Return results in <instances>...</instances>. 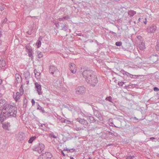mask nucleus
Segmentation results:
<instances>
[{
    "instance_id": "f257e3e1",
    "label": "nucleus",
    "mask_w": 159,
    "mask_h": 159,
    "mask_svg": "<svg viewBox=\"0 0 159 159\" xmlns=\"http://www.w3.org/2000/svg\"><path fill=\"white\" fill-rule=\"evenodd\" d=\"M17 113V108L9 104H6L2 110V113L7 116L15 117Z\"/></svg>"
},
{
    "instance_id": "f03ea898",
    "label": "nucleus",
    "mask_w": 159,
    "mask_h": 159,
    "mask_svg": "<svg viewBox=\"0 0 159 159\" xmlns=\"http://www.w3.org/2000/svg\"><path fill=\"white\" fill-rule=\"evenodd\" d=\"M86 81L90 86L94 87L97 85L98 80L97 76L95 75L90 78L87 79Z\"/></svg>"
},
{
    "instance_id": "7ed1b4c3",
    "label": "nucleus",
    "mask_w": 159,
    "mask_h": 159,
    "mask_svg": "<svg viewBox=\"0 0 159 159\" xmlns=\"http://www.w3.org/2000/svg\"><path fill=\"white\" fill-rule=\"evenodd\" d=\"M82 75L85 79V81L96 75V73L92 70H84L82 74Z\"/></svg>"
},
{
    "instance_id": "20e7f679",
    "label": "nucleus",
    "mask_w": 159,
    "mask_h": 159,
    "mask_svg": "<svg viewBox=\"0 0 159 159\" xmlns=\"http://www.w3.org/2000/svg\"><path fill=\"white\" fill-rule=\"evenodd\" d=\"M159 59L158 56L157 54L152 55L148 58V61L150 64H153L156 62Z\"/></svg>"
},
{
    "instance_id": "39448f33",
    "label": "nucleus",
    "mask_w": 159,
    "mask_h": 159,
    "mask_svg": "<svg viewBox=\"0 0 159 159\" xmlns=\"http://www.w3.org/2000/svg\"><path fill=\"white\" fill-rule=\"evenodd\" d=\"M76 93L78 94H82L86 91V89L84 86H80L75 89Z\"/></svg>"
},
{
    "instance_id": "423d86ee",
    "label": "nucleus",
    "mask_w": 159,
    "mask_h": 159,
    "mask_svg": "<svg viewBox=\"0 0 159 159\" xmlns=\"http://www.w3.org/2000/svg\"><path fill=\"white\" fill-rule=\"evenodd\" d=\"M45 146L42 143H40L37 147L35 148L33 150L37 151L39 153H41L44 149Z\"/></svg>"
},
{
    "instance_id": "0eeeda50",
    "label": "nucleus",
    "mask_w": 159,
    "mask_h": 159,
    "mask_svg": "<svg viewBox=\"0 0 159 159\" xmlns=\"http://www.w3.org/2000/svg\"><path fill=\"white\" fill-rule=\"evenodd\" d=\"M49 72L53 76H55L59 71L56 66H52L49 67Z\"/></svg>"
},
{
    "instance_id": "6e6552de",
    "label": "nucleus",
    "mask_w": 159,
    "mask_h": 159,
    "mask_svg": "<svg viewBox=\"0 0 159 159\" xmlns=\"http://www.w3.org/2000/svg\"><path fill=\"white\" fill-rule=\"evenodd\" d=\"M157 27L155 25L153 24L148 27L146 31L148 33H154L156 30Z\"/></svg>"
},
{
    "instance_id": "1a4fd4ad",
    "label": "nucleus",
    "mask_w": 159,
    "mask_h": 159,
    "mask_svg": "<svg viewBox=\"0 0 159 159\" xmlns=\"http://www.w3.org/2000/svg\"><path fill=\"white\" fill-rule=\"evenodd\" d=\"M23 94V91H20V92H17L16 93H14L13 97L16 102L19 101L20 96Z\"/></svg>"
},
{
    "instance_id": "9d476101",
    "label": "nucleus",
    "mask_w": 159,
    "mask_h": 159,
    "mask_svg": "<svg viewBox=\"0 0 159 159\" xmlns=\"http://www.w3.org/2000/svg\"><path fill=\"white\" fill-rule=\"evenodd\" d=\"M16 138L19 142L22 143L25 139V134L22 132H20Z\"/></svg>"
},
{
    "instance_id": "9b49d317",
    "label": "nucleus",
    "mask_w": 159,
    "mask_h": 159,
    "mask_svg": "<svg viewBox=\"0 0 159 159\" xmlns=\"http://www.w3.org/2000/svg\"><path fill=\"white\" fill-rule=\"evenodd\" d=\"M69 70L73 74L75 73L76 71V66L75 64L70 63L69 64Z\"/></svg>"
},
{
    "instance_id": "f8f14e48",
    "label": "nucleus",
    "mask_w": 159,
    "mask_h": 159,
    "mask_svg": "<svg viewBox=\"0 0 159 159\" xmlns=\"http://www.w3.org/2000/svg\"><path fill=\"white\" fill-rule=\"evenodd\" d=\"M76 120L81 124L84 125V126H86L85 127H86L88 126V121L84 119L80 118H78L76 119Z\"/></svg>"
},
{
    "instance_id": "ddd939ff",
    "label": "nucleus",
    "mask_w": 159,
    "mask_h": 159,
    "mask_svg": "<svg viewBox=\"0 0 159 159\" xmlns=\"http://www.w3.org/2000/svg\"><path fill=\"white\" fill-rule=\"evenodd\" d=\"M35 85L38 94L39 95L42 94V92L41 91V85L37 82L35 83Z\"/></svg>"
},
{
    "instance_id": "4468645a",
    "label": "nucleus",
    "mask_w": 159,
    "mask_h": 159,
    "mask_svg": "<svg viewBox=\"0 0 159 159\" xmlns=\"http://www.w3.org/2000/svg\"><path fill=\"white\" fill-rule=\"evenodd\" d=\"M6 62L3 60H0V69H5L6 68Z\"/></svg>"
},
{
    "instance_id": "2eb2a0df",
    "label": "nucleus",
    "mask_w": 159,
    "mask_h": 159,
    "mask_svg": "<svg viewBox=\"0 0 159 159\" xmlns=\"http://www.w3.org/2000/svg\"><path fill=\"white\" fill-rule=\"evenodd\" d=\"M15 83H20L22 81V78L20 75L18 74H16L15 75Z\"/></svg>"
},
{
    "instance_id": "dca6fc26",
    "label": "nucleus",
    "mask_w": 159,
    "mask_h": 159,
    "mask_svg": "<svg viewBox=\"0 0 159 159\" xmlns=\"http://www.w3.org/2000/svg\"><path fill=\"white\" fill-rule=\"evenodd\" d=\"M10 123L9 122H5L2 125L3 128L6 130H9V128L10 126Z\"/></svg>"
},
{
    "instance_id": "f3484780",
    "label": "nucleus",
    "mask_w": 159,
    "mask_h": 159,
    "mask_svg": "<svg viewBox=\"0 0 159 159\" xmlns=\"http://www.w3.org/2000/svg\"><path fill=\"white\" fill-rule=\"evenodd\" d=\"M6 104V101L5 100L3 99L0 100V111L2 110Z\"/></svg>"
},
{
    "instance_id": "a211bd4d",
    "label": "nucleus",
    "mask_w": 159,
    "mask_h": 159,
    "mask_svg": "<svg viewBox=\"0 0 159 159\" xmlns=\"http://www.w3.org/2000/svg\"><path fill=\"white\" fill-rule=\"evenodd\" d=\"M44 157L46 159H51L52 157V155L51 153L48 152H46L45 153H43Z\"/></svg>"
},
{
    "instance_id": "6ab92c4d",
    "label": "nucleus",
    "mask_w": 159,
    "mask_h": 159,
    "mask_svg": "<svg viewBox=\"0 0 159 159\" xmlns=\"http://www.w3.org/2000/svg\"><path fill=\"white\" fill-rule=\"evenodd\" d=\"M59 25H60V26L61 28V29H60L61 30H63L65 31H66L68 29V26L66 25V24H63L62 23H60Z\"/></svg>"
},
{
    "instance_id": "aec40b11",
    "label": "nucleus",
    "mask_w": 159,
    "mask_h": 159,
    "mask_svg": "<svg viewBox=\"0 0 159 159\" xmlns=\"http://www.w3.org/2000/svg\"><path fill=\"white\" fill-rule=\"evenodd\" d=\"M43 37L42 36H40L39 37L38 39V40L36 43V45L37 46V48H39L41 45V41L42 40Z\"/></svg>"
},
{
    "instance_id": "412c9836",
    "label": "nucleus",
    "mask_w": 159,
    "mask_h": 159,
    "mask_svg": "<svg viewBox=\"0 0 159 159\" xmlns=\"http://www.w3.org/2000/svg\"><path fill=\"white\" fill-rule=\"evenodd\" d=\"M140 43H139L138 44H139L138 47L140 50H143L145 48V44L144 43H143L142 41Z\"/></svg>"
},
{
    "instance_id": "4be33fe9",
    "label": "nucleus",
    "mask_w": 159,
    "mask_h": 159,
    "mask_svg": "<svg viewBox=\"0 0 159 159\" xmlns=\"http://www.w3.org/2000/svg\"><path fill=\"white\" fill-rule=\"evenodd\" d=\"M49 137L51 138H53L54 139H56L57 138L58 136V134L57 133H55V134L54 133L52 132L49 134Z\"/></svg>"
},
{
    "instance_id": "5701e85b",
    "label": "nucleus",
    "mask_w": 159,
    "mask_h": 159,
    "mask_svg": "<svg viewBox=\"0 0 159 159\" xmlns=\"http://www.w3.org/2000/svg\"><path fill=\"white\" fill-rule=\"evenodd\" d=\"M87 119L88 120H90V123H94L95 121V119L92 116H87Z\"/></svg>"
},
{
    "instance_id": "b1692460",
    "label": "nucleus",
    "mask_w": 159,
    "mask_h": 159,
    "mask_svg": "<svg viewBox=\"0 0 159 159\" xmlns=\"http://www.w3.org/2000/svg\"><path fill=\"white\" fill-rule=\"evenodd\" d=\"M2 113L1 114H0V123L2 122L6 117H8L7 116L5 115H2Z\"/></svg>"
},
{
    "instance_id": "393cba45",
    "label": "nucleus",
    "mask_w": 159,
    "mask_h": 159,
    "mask_svg": "<svg viewBox=\"0 0 159 159\" xmlns=\"http://www.w3.org/2000/svg\"><path fill=\"white\" fill-rule=\"evenodd\" d=\"M136 13L135 11L133 10H130L129 11L128 14L130 17H132Z\"/></svg>"
},
{
    "instance_id": "a878e982",
    "label": "nucleus",
    "mask_w": 159,
    "mask_h": 159,
    "mask_svg": "<svg viewBox=\"0 0 159 159\" xmlns=\"http://www.w3.org/2000/svg\"><path fill=\"white\" fill-rule=\"evenodd\" d=\"M34 72L35 75V77L37 79L39 78L40 73L38 72L36 69H35L34 70Z\"/></svg>"
},
{
    "instance_id": "bb28decb",
    "label": "nucleus",
    "mask_w": 159,
    "mask_h": 159,
    "mask_svg": "<svg viewBox=\"0 0 159 159\" xmlns=\"http://www.w3.org/2000/svg\"><path fill=\"white\" fill-rule=\"evenodd\" d=\"M38 137L37 136H32L31 137L29 140L28 141V142L30 143H31L36 138Z\"/></svg>"
},
{
    "instance_id": "cd10ccee",
    "label": "nucleus",
    "mask_w": 159,
    "mask_h": 159,
    "mask_svg": "<svg viewBox=\"0 0 159 159\" xmlns=\"http://www.w3.org/2000/svg\"><path fill=\"white\" fill-rule=\"evenodd\" d=\"M142 37L141 36H137V38L136 39V41L137 42V43H140L142 41Z\"/></svg>"
},
{
    "instance_id": "c85d7f7f",
    "label": "nucleus",
    "mask_w": 159,
    "mask_h": 159,
    "mask_svg": "<svg viewBox=\"0 0 159 159\" xmlns=\"http://www.w3.org/2000/svg\"><path fill=\"white\" fill-rule=\"evenodd\" d=\"M120 72L123 75H126L127 76H129V75H130V74L128 72L125 71L123 69H122L120 71Z\"/></svg>"
},
{
    "instance_id": "c756f323",
    "label": "nucleus",
    "mask_w": 159,
    "mask_h": 159,
    "mask_svg": "<svg viewBox=\"0 0 159 159\" xmlns=\"http://www.w3.org/2000/svg\"><path fill=\"white\" fill-rule=\"evenodd\" d=\"M94 115L97 117L99 115L100 116L101 114L100 112L98 110H95L94 111Z\"/></svg>"
},
{
    "instance_id": "7c9ffc66",
    "label": "nucleus",
    "mask_w": 159,
    "mask_h": 159,
    "mask_svg": "<svg viewBox=\"0 0 159 159\" xmlns=\"http://www.w3.org/2000/svg\"><path fill=\"white\" fill-rule=\"evenodd\" d=\"M26 49L27 50V52H32V49L30 46H26Z\"/></svg>"
},
{
    "instance_id": "2f4dec72",
    "label": "nucleus",
    "mask_w": 159,
    "mask_h": 159,
    "mask_svg": "<svg viewBox=\"0 0 159 159\" xmlns=\"http://www.w3.org/2000/svg\"><path fill=\"white\" fill-rule=\"evenodd\" d=\"M37 109L38 110H39L40 112H42V113H44L45 112V110L43 109V108H42L41 106H40L39 105L37 108Z\"/></svg>"
},
{
    "instance_id": "473e14b6",
    "label": "nucleus",
    "mask_w": 159,
    "mask_h": 159,
    "mask_svg": "<svg viewBox=\"0 0 159 159\" xmlns=\"http://www.w3.org/2000/svg\"><path fill=\"white\" fill-rule=\"evenodd\" d=\"M37 54H38V57L39 58H40L41 57H42L43 56V55L41 52H40L39 51H37Z\"/></svg>"
},
{
    "instance_id": "72a5a7b5",
    "label": "nucleus",
    "mask_w": 159,
    "mask_h": 159,
    "mask_svg": "<svg viewBox=\"0 0 159 159\" xmlns=\"http://www.w3.org/2000/svg\"><path fill=\"white\" fill-rule=\"evenodd\" d=\"M122 44V43L121 42H117L116 43V45L117 46H120Z\"/></svg>"
},
{
    "instance_id": "f704fd0d",
    "label": "nucleus",
    "mask_w": 159,
    "mask_h": 159,
    "mask_svg": "<svg viewBox=\"0 0 159 159\" xmlns=\"http://www.w3.org/2000/svg\"><path fill=\"white\" fill-rule=\"evenodd\" d=\"M94 123H95L96 124L98 125H101V124H102V122L99 121V120H95V121Z\"/></svg>"
},
{
    "instance_id": "c9c22d12",
    "label": "nucleus",
    "mask_w": 159,
    "mask_h": 159,
    "mask_svg": "<svg viewBox=\"0 0 159 159\" xmlns=\"http://www.w3.org/2000/svg\"><path fill=\"white\" fill-rule=\"evenodd\" d=\"M97 118H98V119L101 121L103 120V118L102 117V115L101 114L100 116H98L97 117Z\"/></svg>"
},
{
    "instance_id": "e433bc0d",
    "label": "nucleus",
    "mask_w": 159,
    "mask_h": 159,
    "mask_svg": "<svg viewBox=\"0 0 159 159\" xmlns=\"http://www.w3.org/2000/svg\"><path fill=\"white\" fill-rule=\"evenodd\" d=\"M106 100L108 101L109 102H111L112 98L111 96H109L108 97L106 98Z\"/></svg>"
},
{
    "instance_id": "4c0bfd02",
    "label": "nucleus",
    "mask_w": 159,
    "mask_h": 159,
    "mask_svg": "<svg viewBox=\"0 0 159 159\" xmlns=\"http://www.w3.org/2000/svg\"><path fill=\"white\" fill-rule=\"evenodd\" d=\"M134 157V156H129L127 157L126 159H133Z\"/></svg>"
},
{
    "instance_id": "58836bf2",
    "label": "nucleus",
    "mask_w": 159,
    "mask_h": 159,
    "mask_svg": "<svg viewBox=\"0 0 159 159\" xmlns=\"http://www.w3.org/2000/svg\"><path fill=\"white\" fill-rule=\"evenodd\" d=\"M43 155V154H41L39 157L38 159H46L45 157H44Z\"/></svg>"
},
{
    "instance_id": "ea45409f",
    "label": "nucleus",
    "mask_w": 159,
    "mask_h": 159,
    "mask_svg": "<svg viewBox=\"0 0 159 159\" xmlns=\"http://www.w3.org/2000/svg\"><path fill=\"white\" fill-rule=\"evenodd\" d=\"M28 54L29 56L30 57H31V58L32 57H33V54L32 53V52H28Z\"/></svg>"
},
{
    "instance_id": "a19ab883",
    "label": "nucleus",
    "mask_w": 159,
    "mask_h": 159,
    "mask_svg": "<svg viewBox=\"0 0 159 159\" xmlns=\"http://www.w3.org/2000/svg\"><path fill=\"white\" fill-rule=\"evenodd\" d=\"M74 130L76 131L80 130L81 129V128L80 127H76L74 128Z\"/></svg>"
},
{
    "instance_id": "79ce46f5",
    "label": "nucleus",
    "mask_w": 159,
    "mask_h": 159,
    "mask_svg": "<svg viewBox=\"0 0 159 159\" xmlns=\"http://www.w3.org/2000/svg\"><path fill=\"white\" fill-rule=\"evenodd\" d=\"M156 49L157 51H159V43L157 42V45L156 46Z\"/></svg>"
},
{
    "instance_id": "37998d69",
    "label": "nucleus",
    "mask_w": 159,
    "mask_h": 159,
    "mask_svg": "<svg viewBox=\"0 0 159 159\" xmlns=\"http://www.w3.org/2000/svg\"><path fill=\"white\" fill-rule=\"evenodd\" d=\"M27 102V101L26 99H24V105L23 106L24 107L25 106V107H26V105H25V104Z\"/></svg>"
},
{
    "instance_id": "c03bdc74",
    "label": "nucleus",
    "mask_w": 159,
    "mask_h": 159,
    "mask_svg": "<svg viewBox=\"0 0 159 159\" xmlns=\"http://www.w3.org/2000/svg\"><path fill=\"white\" fill-rule=\"evenodd\" d=\"M109 135H113V136H116V134H113V133H112L111 132H110V131H109Z\"/></svg>"
},
{
    "instance_id": "a18cd8bd",
    "label": "nucleus",
    "mask_w": 159,
    "mask_h": 159,
    "mask_svg": "<svg viewBox=\"0 0 159 159\" xmlns=\"http://www.w3.org/2000/svg\"><path fill=\"white\" fill-rule=\"evenodd\" d=\"M153 90L154 91H159V89L157 87H154L153 89Z\"/></svg>"
},
{
    "instance_id": "49530a36",
    "label": "nucleus",
    "mask_w": 159,
    "mask_h": 159,
    "mask_svg": "<svg viewBox=\"0 0 159 159\" xmlns=\"http://www.w3.org/2000/svg\"><path fill=\"white\" fill-rule=\"evenodd\" d=\"M7 20V19L5 18L2 21V24L6 23Z\"/></svg>"
},
{
    "instance_id": "de8ad7c7",
    "label": "nucleus",
    "mask_w": 159,
    "mask_h": 159,
    "mask_svg": "<svg viewBox=\"0 0 159 159\" xmlns=\"http://www.w3.org/2000/svg\"><path fill=\"white\" fill-rule=\"evenodd\" d=\"M64 17V19H66L67 20L68 19H69L70 18L69 16H63Z\"/></svg>"
},
{
    "instance_id": "09e8293b",
    "label": "nucleus",
    "mask_w": 159,
    "mask_h": 159,
    "mask_svg": "<svg viewBox=\"0 0 159 159\" xmlns=\"http://www.w3.org/2000/svg\"><path fill=\"white\" fill-rule=\"evenodd\" d=\"M75 151V149L74 148H72L71 149H70L68 150L69 152H72L73 151Z\"/></svg>"
},
{
    "instance_id": "8fccbe9b",
    "label": "nucleus",
    "mask_w": 159,
    "mask_h": 159,
    "mask_svg": "<svg viewBox=\"0 0 159 159\" xmlns=\"http://www.w3.org/2000/svg\"><path fill=\"white\" fill-rule=\"evenodd\" d=\"M31 102H32V106H34V105L35 103V101L34 100V99H32V100H31Z\"/></svg>"
},
{
    "instance_id": "3c124183",
    "label": "nucleus",
    "mask_w": 159,
    "mask_h": 159,
    "mask_svg": "<svg viewBox=\"0 0 159 159\" xmlns=\"http://www.w3.org/2000/svg\"><path fill=\"white\" fill-rule=\"evenodd\" d=\"M65 19H64V17H62V18H59V20L60 21H62V20H64Z\"/></svg>"
},
{
    "instance_id": "603ef678",
    "label": "nucleus",
    "mask_w": 159,
    "mask_h": 159,
    "mask_svg": "<svg viewBox=\"0 0 159 159\" xmlns=\"http://www.w3.org/2000/svg\"><path fill=\"white\" fill-rule=\"evenodd\" d=\"M22 85H21L20 88L19 89V91H20L19 92H20V91H23L24 92L23 89H22Z\"/></svg>"
},
{
    "instance_id": "864d4df0",
    "label": "nucleus",
    "mask_w": 159,
    "mask_h": 159,
    "mask_svg": "<svg viewBox=\"0 0 159 159\" xmlns=\"http://www.w3.org/2000/svg\"><path fill=\"white\" fill-rule=\"evenodd\" d=\"M67 120H66V119H64L63 120H61V122L62 123H66L67 122Z\"/></svg>"
},
{
    "instance_id": "5fc2aeb1",
    "label": "nucleus",
    "mask_w": 159,
    "mask_h": 159,
    "mask_svg": "<svg viewBox=\"0 0 159 159\" xmlns=\"http://www.w3.org/2000/svg\"><path fill=\"white\" fill-rule=\"evenodd\" d=\"M124 83V82H121L120 83H119V85H120V86H122L123 85V84Z\"/></svg>"
},
{
    "instance_id": "6e6d98bb",
    "label": "nucleus",
    "mask_w": 159,
    "mask_h": 159,
    "mask_svg": "<svg viewBox=\"0 0 159 159\" xmlns=\"http://www.w3.org/2000/svg\"><path fill=\"white\" fill-rule=\"evenodd\" d=\"M2 79L0 77V85L2 84Z\"/></svg>"
},
{
    "instance_id": "4d7b16f0",
    "label": "nucleus",
    "mask_w": 159,
    "mask_h": 159,
    "mask_svg": "<svg viewBox=\"0 0 159 159\" xmlns=\"http://www.w3.org/2000/svg\"><path fill=\"white\" fill-rule=\"evenodd\" d=\"M111 32L112 33V34L113 35H116V33L115 32H114L113 31Z\"/></svg>"
},
{
    "instance_id": "13d9d810",
    "label": "nucleus",
    "mask_w": 159,
    "mask_h": 159,
    "mask_svg": "<svg viewBox=\"0 0 159 159\" xmlns=\"http://www.w3.org/2000/svg\"><path fill=\"white\" fill-rule=\"evenodd\" d=\"M134 75H131V74H130V75H129V77H130L131 78H133V76H134Z\"/></svg>"
},
{
    "instance_id": "bf43d9fd",
    "label": "nucleus",
    "mask_w": 159,
    "mask_h": 159,
    "mask_svg": "<svg viewBox=\"0 0 159 159\" xmlns=\"http://www.w3.org/2000/svg\"><path fill=\"white\" fill-rule=\"evenodd\" d=\"M111 126H114L115 127H117L113 123H111Z\"/></svg>"
},
{
    "instance_id": "052dcab7",
    "label": "nucleus",
    "mask_w": 159,
    "mask_h": 159,
    "mask_svg": "<svg viewBox=\"0 0 159 159\" xmlns=\"http://www.w3.org/2000/svg\"><path fill=\"white\" fill-rule=\"evenodd\" d=\"M150 140L154 139H155V138L154 137H152L150 138Z\"/></svg>"
},
{
    "instance_id": "680f3d73",
    "label": "nucleus",
    "mask_w": 159,
    "mask_h": 159,
    "mask_svg": "<svg viewBox=\"0 0 159 159\" xmlns=\"http://www.w3.org/2000/svg\"><path fill=\"white\" fill-rule=\"evenodd\" d=\"M38 17H39L38 16H33L32 17L33 18H36V19H38Z\"/></svg>"
},
{
    "instance_id": "e2e57ef3",
    "label": "nucleus",
    "mask_w": 159,
    "mask_h": 159,
    "mask_svg": "<svg viewBox=\"0 0 159 159\" xmlns=\"http://www.w3.org/2000/svg\"><path fill=\"white\" fill-rule=\"evenodd\" d=\"M61 154L63 156H65L64 153L63 152V151L61 152Z\"/></svg>"
},
{
    "instance_id": "0e129e2a",
    "label": "nucleus",
    "mask_w": 159,
    "mask_h": 159,
    "mask_svg": "<svg viewBox=\"0 0 159 159\" xmlns=\"http://www.w3.org/2000/svg\"><path fill=\"white\" fill-rule=\"evenodd\" d=\"M70 159H74V158L73 157H70Z\"/></svg>"
},
{
    "instance_id": "69168bd1",
    "label": "nucleus",
    "mask_w": 159,
    "mask_h": 159,
    "mask_svg": "<svg viewBox=\"0 0 159 159\" xmlns=\"http://www.w3.org/2000/svg\"><path fill=\"white\" fill-rule=\"evenodd\" d=\"M26 74H27V75H28V76H29L30 73L29 72H27Z\"/></svg>"
},
{
    "instance_id": "338daca9",
    "label": "nucleus",
    "mask_w": 159,
    "mask_h": 159,
    "mask_svg": "<svg viewBox=\"0 0 159 159\" xmlns=\"http://www.w3.org/2000/svg\"><path fill=\"white\" fill-rule=\"evenodd\" d=\"M140 18H139L138 20V22H139V21H140Z\"/></svg>"
},
{
    "instance_id": "774afa93",
    "label": "nucleus",
    "mask_w": 159,
    "mask_h": 159,
    "mask_svg": "<svg viewBox=\"0 0 159 159\" xmlns=\"http://www.w3.org/2000/svg\"><path fill=\"white\" fill-rule=\"evenodd\" d=\"M64 150H66V151H68V149L67 148L66 149H64Z\"/></svg>"
}]
</instances>
